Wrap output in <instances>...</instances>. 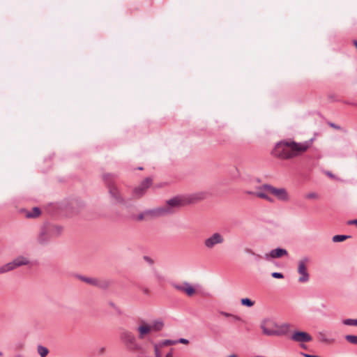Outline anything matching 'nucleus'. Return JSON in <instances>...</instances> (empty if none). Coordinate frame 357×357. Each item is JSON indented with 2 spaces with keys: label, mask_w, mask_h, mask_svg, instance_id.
Returning <instances> with one entry per match:
<instances>
[{
  "label": "nucleus",
  "mask_w": 357,
  "mask_h": 357,
  "mask_svg": "<svg viewBox=\"0 0 357 357\" xmlns=\"http://www.w3.org/2000/svg\"><path fill=\"white\" fill-rule=\"evenodd\" d=\"M151 330L155 331H160L164 326V324L161 319H157L153 321V324L151 326Z\"/></svg>",
  "instance_id": "aec40b11"
},
{
  "label": "nucleus",
  "mask_w": 357,
  "mask_h": 357,
  "mask_svg": "<svg viewBox=\"0 0 357 357\" xmlns=\"http://www.w3.org/2000/svg\"><path fill=\"white\" fill-rule=\"evenodd\" d=\"M142 324L140 325L137 330L139 331V338L143 339L144 335L148 334L151 331V325L146 324L144 321H142Z\"/></svg>",
  "instance_id": "2eb2a0df"
},
{
  "label": "nucleus",
  "mask_w": 357,
  "mask_h": 357,
  "mask_svg": "<svg viewBox=\"0 0 357 357\" xmlns=\"http://www.w3.org/2000/svg\"><path fill=\"white\" fill-rule=\"evenodd\" d=\"M226 317H231L232 321H241V319L236 315H234L233 314H224Z\"/></svg>",
  "instance_id": "bb28decb"
},
{
  "label": "nucleus",
  "mask_w": 357,
  "mask_h": 357,
  "mask_svg": "<svg viewBox=\"0 0 357 357\" xmlns=\"http://www.w3.org/2000/svg\"><path fill=\"white\" fill-rule=\"evenodd\" d=\"M184 204L185 202L183 199L176 197L167 200L165 205L150 210L148 214L154 217L167 215L174 213L176 209L184 206Z\"/></svg>",
  "instance_id": "f03ea898"
},
{
  "label": "nucleus",
  "mask_w": 357,
  "mask_h": 357,
  "mask_svg": "<svg viewBox=\"0 0 357 357\" xmlns=\"http://www.w3.org/2000/svg\"><path fill=\"white\" fill-rule=\"evenodd\" d=\"M37 350L38 353L40 355L41 357H45L49 353L47 348L42 345H38Z\"/></svg>",
  "instance_id": "412c9836"
},
{
  "label": "nucleus",
  "mask_w": 357,
  "mask_h": 357,
  "mask_svg": "<svg viewBox=\"0 0 357 357\" xmlns=\"http://www.w3.org/2000/svg\"><path fill=\"white\" fill-rule=\"evenodd\" d=\"M245 252L248 254L255 255V253L250 248H245Z\"/></svg>",
  "instance_id": "f704fd0d"
},
{
  "label": "nucleus",
  "mask_w": 357,
  "mask_h": 357,
  "mask_svg": "<svg viewBox=\"0 0 357 357\" xmlns=\"http://www.w3.org/2000/svg\"><path fill=\"white\" fill-rule=\"evenodd\" d=\"M109 193L115 203L121 204L123 202V199L115 185L112 184L109 186Z\"/></svg>",
  "instance_id": "ddd939ff"
},
{
  "label": "nucleus",
  "mask_w": 357,
  "mask_h": 357,
  "mask_svg": "<svg viewBox=\"0 0 357 357\" xmlns=\"http://www.w3.org/2000/svg\"><path fill=\"white\" fill-rule=\"evenodd\" d=\"M17 357H22V356H18Z\"/></svg>",
  "instance_id": "c03bdc74"
},
{
  "label": "nucleus",
  "mask_w": 357,
  "mask_h": 357,
  "mask_svg": "<svg viewBox=\"0 0 357 357\" xmlns=\"http://www.w3.org/2000/svg\"><path fill=\"white\" fill-rule=\"evenodd\" d=\"M307 142L298 143L291 139H285L275 144L271 151L272 156L281 160H290L305 153L310 148Z\"/></svg>",
  "instance_id": "f257e3e1"
},
{
  "label": "nucleus",
  "mask_w": 357,
  "mask_h": 357,
  "mask_svg": "<svg viewBox=\"0 0 357 357\" xmlns=\"http://www.w3.org/2000/svg\"><path fill=\"white\" fill-rule=\"evenodd\" d=\"M287 251L282 248H276L271 251L268 256L271 258H280L282 256L287 255Z\"/></svg>",
  "instance_id": "f3484780"
},
{
  "label": "nucleus",
  "mask_w": 357,
  "mask_h": 357,
  "mask_svg": "<svg viewBox=\"0 0 357 357\" xmlns=\"http://www.w3.org/2000/svg\"><path fill=\"white\" fill-rule=\"evenodd\" d=\"M261 191L255 192V195L259 198L263 199L268 202L273 203L274 199L267 195V192L260 188Z\"/></svg>",
  "instance_id": "a211bd4d"
},
{
  "label": "nucleus",
  "mask_w": 357,
  "mask_h": 357,
  "mask_svg": "<svg viewBox=\"0 0 357 357\" xmlns=\"http://www.w3.org/2000/svg\"><path fill=\"white\" fill-rule=\"evenodd\" d=\"M354 45H355V47L357 48V40H354Z\"/></svg>",
  "instance_id": "ea45409f"
},
{
  "label": "nucleus",
  "mask_w": 357,
  "mask_h": 357,
  "mask_svg": "<svg viewBox=\"0 0 357 357\" xmlns=\"http://www.w3.org/2000/svg\"><path fill=\"white\" fill-rule=\"evenodd\" d=\"M52 238L58 237L63 231V228L59 225H46Z\"/></svg>",
  "instance_id": "4468645a"
},
{
  "label": "nucleus",
  "mask_w": 357,
  "mask_h": 357,
  "mask_svg": "<svg viewBox=\"0 0 357 357\" xmlns=\"http://www.w3.org/2000/svg\"><path fill=\"white\" fill-rule=\"evenodd\" d=\"M159 344L154 345V351L155 357H162L161 353L159 350Z\"/></svg>",
  "instance_id": "cd10ccee"
},
{
  "label": "nucleus",
  "mask_w": 357,
  "mask_h": 357,
  "mask_svg": "<svg viewBox=\"0 0 357 357\" xmlns=\"http://www.w3.org/2000/svg\"><path fill=\"white\" fill-rule=\"evenodd\" d=\"M225 241L223 234L219 232H214L206 237L203 245L206 250H211L218 245H222Z\"/></svg>",
  "instance_id": "0eeeda50"
},
{
  "label": "nucleus",
  "mask_w": 357,
  "mask_h": 357,
  "mask_svg": "<svg viewBox=\"0 0 357 357\" xmlns=\"http://www.w3.org/2000/svg\"><path fill=\"white\" fill-rule=\"evenodd\" d=\"M1 355H2V352H1V351H0V356H1Z\"/></svg>",
  "instance_id": "37998d69"
},
{
  "label": "nucleus",
  "mask_w": 357,
  "mask_h": 357,
  "mask_svg": "<svg viewBox=\"0 0 357 357\" xmlns=\"http://www.w3.org/2000/svg\"><path fill=\"white\" fill-rule=\"evenodd\" d=\"M309 259L306 257L303 258L298 261V273L301 275L298 282L301 283L306 282L309 280V274L307 271V264Z\"/></svg>",
  "instance_id": "1a4fd4ad"
},
{
  "label": "nucleus",
  "mask_w": 357,
  "mask_h": 357,
  "mask_svg": "<svg viewBox=\"0 0 357 357\" xmlns=\"http://www.w3.org/2000/svg\"><path fill=\"white\" fill-rule=\"evenodd\" d=\"M247 194H249V195H254L255 194V192H251V191H248L246 192Z\"/></svg>",
  "instance_id": "58836bf2"
},
{
  "label": "nucleus",
  "mask_w": 357,
  "mask_h": 357,
  "mask_svg": "<svg viewBox=\"0 0 357 357\" xmlns=\"http://www.w3.org/2000/svg\"><path fill=\"white\" fill-rule=\"evenodd\" d=\"M317 195L316 194H310L308 195V197L309 198H317Z\"/></svg>",
  "instance_id": "e433bc0d"
},
{
  "label": "nucleus",
  "mask_w": 357,
  "mask_h": 357,
  "mask_svg": "<svg viewBox=\"0 0 357 357\" xmlns=\"http://www.w3.org/2000/svg\"><path fill=\"white\" fill-rule=\"evenodd\" d=\"M228 357H238L236 354H231Z\"/></svg>",
  "instance_id": "a19ab883"
},
{
  "label": "nucleus",
  "mask_w": 357,
  "mask_h": 357,
  "mask_svg": "<svg viewBox=\"0 0 357 357\" xmlns=\"http://www.w3.org/2000/svg\"><path fill=\"white\" fill-rule=\"evenodd\" d=\"M349 236L346 235H335L333 237V241L335 243L342 242L347 240Z\"/></svg>",
  "instance_id": "4be33fe9"
},
{
  "label": "nucleus",
  "mask_w": 357,
  "mask_h": 357,
  "mask_svg": "<svg viewBox=\"0 0 357 357\" xmlns=\"http://www.w3.org/2000/svg\"><path fill=\"white\" fill-rule=\"evenodd\" d=\"M342 323L344 325H347V326H357V319H344L342 321Z\"/></svg>",
  "instance_id": "a878e982"
},
{
  "label": "nucleus",
  "mask_w": 357,
  "mask_h": 357,
  "mask_svg": "<svg viewBox=\"0 0 357 357\" xmlns=\"http://www.w3.org/2000/svg\"><path fill=\"white\" fill-rule=\"evenodd\" d=\"M174 289L186 294L189 297H192L199 294V291L197 286H194L187 282L174 284Z\"/></svg>",
  "instance_id": "6e6552de"
},
{
  "label": "nucleus",
  "mask_w": 357,
  "mask_h": 357,
  "mask_svg": "<svg viewBox=\"0 0 357 357\" xmlns=\"http://www.w3.org/2000/svg\"><path fill=\"white\" fill-rule=\"evenodd\" d=\"M261 189L274 196L279 202L287 203L291 200V195L284 188H276L269 184H264L261 186Z\"/></svg>",
  "instance_id": "39448f33"
},
{
  "label": "nucleus",
  "mask_w": 357,
  "mask_h": 357,
  "mask_svg": "<svg viewBox=\"0 0 357 357\" xmlns=\"http://www.w3.org/2000/svg\"><path fill=\"white\" fill-rule=\"evenodd\" d=\"M319 335H320V340L322 342H329L330 341L328 340V338H326L324 335V334H323L322 333H319Z\"/></svg>",
  "instance_id": "7c9ffc66"
},
{
  "label": "nucleus",
  "mask_w": 357,
  "mask_h": 357,
  "mask_svg": "<svg viewBox=\"0 0 357 357\" xmlns=\"http://www.w3.org/2000/svg\"><path fill=\"white\" fill-rule=\"evenodd\" d=\"M345 340L351 344L357 345V335H347Z\"/></svg>",
  "instance_id": "5701e85b"
},
{
  "label": "nucleus",
  "mask_w": 357,
  "mask_h": 357,
  "mask_svg": "<svg viewBox=\"0 0 357 357\" xmlns=\"http://www.w3.org/2000/svg\"><path fill=\"white\" fill-rule=\"evenodd\" d=\"M272 277L274 278L282 279L284 278L283 275L280 273L274 272L271 274Z\"/></svg>",
  "instance_id": "c85d7f7f"
},
{
  "label": "nucleus",
  "mask_w": 357,
  "mask_h": 357,
  "mask_svg": "<svg viewBox=\"0 0 357 357\" xmlns=\"http://www.w3.org/2000/svg\"><path fill=\"white\" fill-rule=\"evenodd\" d=\"M40 209L38 207L33 208L31 211H27L26 213V217L28 218H35L38 217L40 215Z\"/></svg>",
  "instance_id": "6ab92c4d"
},
{
  "label": "nucleus",
  "mask_w": 357,
  "mask_h": 357,
  "mask_svg": "<svg viewBox=\"0 0 357 357\" xmlns=\"http://www.w3.org/2000/svg\"><path fill=\"white\" fill-rule=\"evenodd\" d=\"M119 337L127 350L143 353V347L137 342L135 336L130 331L123 330L120 333Z\"/></svg>",
  "instance_id": "20e7f679"
},
{
  "label": "nucleus",
  "mask_w": 357,
  "mask_h": 357,
  "mask_svg": "<svg viewBox=\"0 0 357 357\" xmlns=\"http://www.w3.org/2000/svg\"><path fill=\"white\" fill-rule=\"evenodd\" d=\"M165 357H173L172 349L166 354Z\"/></svg>",
  "instance_id": "c9c22d12"
},
{
  "label": "nucleus",
  "mask_w": 357,
  "mask_h": 357,
  "mask_svg": "<svg viewBox=\"0 0 357 357\" xmlns=\"http://www.w3.org/2000/svg\"><path fill=\"white\" fill-rule=\"evenodd\" d=\"M176 344V340H165L159 343L160 347H166Z\"/></svg>",
  "instance_id": "b1692460"
},
{
  "label": "nucleus",
  "mask_w": 357,
  "mask_h": 357,
  "mask_svg": "<svg viewBox=\"0 0 357 357\" xmlns=\"http://www.w3.org/2000/svg\"><path fill=\"white\" fill-rule=\"evenodd\" d=\"M30 260L27 257L19 256L13 261L0 266V274H3L11 271L22 266L29 264Z\"/></svg>",
  "instance_id": "423d86ee"
},
{
  "label": "nucleus",
  "mask_w": 357,
  "mask_h": 357,
  "mask_svg": "<svg viewBox=\"0 0 357 357\" xmlns=\"http://www.w3.org/2000/svg\"><path fill=\"white\" fill-rule=\"evenodd\" d=\"M291 340L300 343L309 342L312 340V337L307 332L296 331L291 336Z\"/></svg>",
  "instance_id": "9d476101"
},
{
  "label": "nucleus",
  "mask_w": 357,
  "mask_h": 357,
  "mask_svg": "<svg viewBox=\"0 0 357 357\" xmlns=\"http://www.w3.org/2000/svg\"><path fill=\"white\" fill-rule=\"evenodd\" d=\"M301 347L302 349H307V346H306L305 344H301Z\"/></svg>",
  "instance_id": "4c0bfd02"
},
{
  "label": "nucleus",
  "mask_w": 357,
  "mask_h": 357,
  "mask_svg": "<svg viewBox=\"0 0 357 357\" xmlns=\"http://www.w3.org/2000/svg\"><path fill=\"white\" fill-rule=\"evenodd\" d=\"M176 344L177 343H181V344H189V340L187 339H185V338H179L178 340H176Z\"/></svg>",
  "instance_id": "c756f323"
},
{
  "label": "nucleus",
  "mask_w": 357,
  "mask_h": 357,
  "mask_svg": "<svg viewBox=\"0 0 357 357\" xmlns=\"http://www.w3.org/2000/svg\"><path fill=\"white\" fill-rule=\"evenodd\" d=\"M104 349H105L104 348H102L101 349V352H102L104 351Z\"/></svg>",
  "instance_id": "79ce46f5"
},
{
  "label": "nucleus",
  "mask_w": 357,
  "mask_h": 357,
  "mask_svg": "<svg viewBox=\"0 0 357 357\" xmlns=\"http://www.w3.org/2000/svg\"><path fill=\"white\" fill-rule=\"evenodd\" d=\"M263 334L267 336H280L288 332L289 324H283L278 325L271 319H264L260 325Z\"/></svg>",
  "instance_id": "7ed1b4c3"
},
{
  "label": "nucleus",
  "mask_w": 357,
  "mask_h": 357,
  "mask_svg": "<svg viewBox=\"0 0 357 357\" xmlns=\"http://www.w3.org/2000/svg\"><path fill=\"white\" fill-rule=\"evenodd\" d=\"M144 216H150V217H152V215H151L150 214H148V211H147V212H146L144 214H141V215H139L137 219H138L139 220H143V219L144 218ZM153 218H155V217H154V216H153Z\"/></svg>",
  "instance_id": "2f4dec72"
},
{
  "label": "nucleus",
  "mask_w": 357,
  "mask_h": 357,
  "mask_svg": "<svg viewBox=\"0 0 357 357\" xmlns=\"http://www.w3.org/2000/svg\"><path fill=\"white\" fill-rule=\"evenodd\" d=\"M151 183H152L151 178H146L141 183V184L138 187H137L135 189V190H134L135 195L138 197H141L142 195H143L144 194L146 189H148L151 186Z\"/></svg>",
  "instance_id": "f8f14e48"
},
{
  "label": "nucleus",
  "mask_w": 357,
  "mask_h": 357,
  "mask_svg": "<svg viewBox=\"0 0 357 357\" xmlns=\"http://www.w3.org/2000/svg\"><path fill=\"white\" fill-rule=\"evenodd\" d=\"M241 303L243 305H245V306H248V307H251L255 304V301H253L249 298H242L241 300Z\"/></svg>",
  "instance_id": "393cba45"
},
{
  "label": "nucleus",
  "mask_w": 357,
  "mask_h": 357,
  "mask_svg": "<svg viewBox=\"0 0 357 357\" xmlns=\"http://www.w3.org/2000/svg\"><path fill=\"white\" fill-rule=\"evenodd\" d=\"M301 354L302 356H303L304 357H320L319 356L311 355V354H305V353H303V352H301Z\"/></svg>",
  "instance_id": "72a5a7b5"
},
{
  "label": "nucleus",
  "mask_w": 357,
  "mask_h": 357,
  "mask_svg": "<svg viewBox=\"0 0 357 357\" xmlns=\"http://www.w3.org/2000/svg\"><path fill=\"white\" fill-rule=\"evenodd\" d=\"M77 278L79 280L84 282L85 283L89 284L92 286H100V281L97 278H90V277L82 276V275H77Z\"/></svg>",
  "instance_id": "dca6fc26"
},
{
  "label": "nucleus",
  "mask_w": 357,
  "mask_h": 357,
  "mask_svg": "<svg viewBox=\"0 0 357 357\" xmlns=\"http://www.w3.org/2000/svg\"><path fill=\"white\" fill-rule=\"evenodd\" d=\"M52 236L50 233H49L47 227L46 225H44L38 236L37 241L40 245H45L51 239Z\"/></svg>",
  "instance_id": "9b49d317"
},
{
  "label": "nucleus",
  "mask_w": 357,
  "mask_h": 357,
  "mask_svg": "<svg viewBox=\"0 0 357 357\" xmlns=\"http://www.w3.org/2000/svg\"><path fill=\"white\" fill-rule=\"evenodd\" d=\"M144 259L151 265L153 264V259L147 256L144 257Z\"/></svg>",
  "instance_id": "473e14b6"
}]
</instances>
